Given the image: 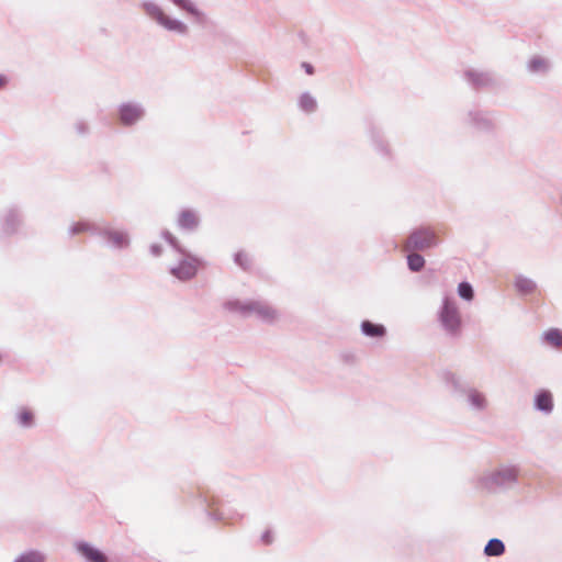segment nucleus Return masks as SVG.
I'll list each match as a JSON object with an SVG mask.
<instances>
[{"label": "nucleus", "instance_id": "obj_2", "mask_svg": "<svg viewBox=\"0 0 562 562\" xmlns=\"http://www.w3.org/2000/svg\"><path fill=\"white\" fill-rule=\"evenodd\" d=\"M140 8L148 18L156 21L157 24H159L167 31L175 32L181 35L188 34V25L178 19L168 16L158 3L151 0H144L140 3Z\"/></svg>", "mask_w": 562, "mask_h": 562}, {"label": "nucleus", "instance_id": "obj_1", "mask_svg": "<svg viewBox=\"0 0 562 562\" xmlns=\"http://www.w3.org/2000/svg\"><path fill=\"white\" fill-rule=\"evenodd\" d=\"M224 307L229 312L237 313L243 316L255 314L263 322H273L278 317L277 310L263 301L241 302L239 300H229L224 303Z\"/></svg>", "mask_w": 562, "mask_h": 562}, {"label": "nucleus", "instance_id": "obj_34", "mask_svg": "<svg viewBox=\"0 0 562 562\" xmlns=\"http://www.w3.org/2000/svg\"><path fill=\"white\" fill-rule=\"evenodd\" d=\"M79 133H82L85 131L83 124L78 125Z\"/></svg>", "mask_w": 562, "mask_h": 562}, {"label": "nucleus", "instance_id": "obj_23", "mask_svg": "<svg viewBox=\"0 0 562 562\" xmlns=\"http://www.w3.org/2000/svg\"><path fill=\"white\" fill-rule=\"evenodd\" d=\"M19 223V214L16 211H9L4 218V231L7 233H12L14 231L15 225Z\"/></svg>", "mask_w": 562, "mask_h": 562}, {"label": "nucleus", "instance_id": "obj_6", "mask_svg": "<svg viewBox=\"0 0 562 562\" xmlns=\"http://www.w3.org/2000/svg\"><path fill=\"white\" fill-rule=\"evenodd\" d=\"M438 243L439 240L437 239L434 231L430 228L420 227L409 235L405 246H431Z\"/></svg>", "mask_w": 562, "mask_h": 562}, {"label": "nucleus", "instance_id": "obj_7", "mask_svg": "<svg viewBox=\"0 0 562 562\" xmlns=\"http://www.w3.org/2000/svg\"><path fill=\"white\" fill-rule=\"evenodd\" d=\"M75 548L86 562H108L106 557L88 542L78 541L76 542Z\"/></svg>", "mask_w": 562, "mask_h": 562}, {"label": "nucleus", "instance_id": "obj_27", "mask_svg": "<svg viewBox=\"0 0 562 562\" xmlns=\"http://www.w3.org/2000/svg\"><path fill=\"white\" fill-rule=\"evenodd\" d=\"M90 228V225L86 222H82V223H78L74 226H71L70 228V233L71 234H77V233H80V232H83V231H88Z\"/></svg>", "mask_w": 562, "mask_h": 562}, {"label": "nucleus", "instance_id": "obj_9", "mask_svg": "<svg viewBox=\"0 0 562 562\" xmlns=\"http://www.w3.org/2000/svg\"><path fill=\"white\" fill-rule=\"evenodd\" d=\"M177 8L193 16L196 21L202 22L205 19V14L198 8L193 0H170Z\"/></svg>", "mask_w": 562, "mask_h": 562}, {"label": "nucleus", "instance_id": "obj_30", "mask_svg": "<svg viewBox=\"0 0 562 562\" xmlns=\"http://www.w3.org/2000/svg\"><path fill=\"white\" fill-rule=\"evenodd\" d=\"M151 251H153V255L156 257L161 255V248L155 247V248H151Z\"/></svg>", "mask_w": 562, "mask_h": 562}, {"label": "nucleus", "instance_id": "obj_26", "mask_svg": "<svg viewBox=\"0 0 562 562\" xmlns=\"http://www.w3.org/2000/svg\"><path fill=\"white\" fill-rule=\"evenodd\" d=\"M19 424L23 427H29L32 425L33 415L29 411H22L18 416Z\"/></svg>", "mask_w": 562, "mask_h": 562}, {"label": "nucleus", "instance_id": "obj_22", "mask_svg": "<svg viewBox=\"0 0 562 562\" xmlns=\"http://www.w3.org/2000/svg\"><path fill=\"white\" fill-rule=\"evenodd\" d=\"M407 263L412 271H419L424 267L425 260L423 256L413 252L407 256Z\"/></svg>", "mask_w": 562, "mask_h": 562}, {"label": "nucleus", "instance_id": "obj_19", "mask_svg": "<svg viewBox=\"0 0 562 562\" xmlns=\"http://www.w3.org/2000/svg\"><path fill=\"white\" fill-rule=\"evenodd\" d=\"M528 69L530 72H544L549 69V63L542 57H533L529 64Z\"/></svg>", "mask_w": 562, "mask_h": 562}, {"label": "nucleus", "instance_id": "obj_18", "mask_svg": "<svg viewBox=\"0 0 562 562\" xmlns=\"http://www.w3.org/2000/svg\"><path fill=\"white\" fill-rule=\"evenodd\" d=\"M544 340L557 348H562V331L559 329H550L543 334Z\"/></svg>", "mask_w": 562, "mask_h": 562}, {"label": "nucleus", "instance_id": "obj_4", "mask_svg": "<svg viewBox=\"0 0 562 562\" xmlns=\"http://www.w3.org/2000/svg\"><path fill=\"white\" fill-rule=\"evenodd\" d=\"M172 256L178 260V265L170 268L172 276L179 280H188L195 276L200 261L195 257L184 251V248H171Z\"/></svg>", "mask_w": 562, "mask_h": 562}, {"label": "nucleus", "instance_id": "obj_13", "mask_svg": "<svg viewBox=\"0 0 562 562\" xmlns=\"http://www.w3.org/2000/svg\"><path fill=\"white\" fill-rule=\"evenodd\" d=\"M179 226L186 229H192L198 226L199 220L194 212L182 211L178 220Z\"/></svg>", "mask_w": 562, "mask_h": 562}, {"label": "nucleus", "instance_id": "obj_28", "mask_svg": "<svg viewBox=\"0 0 562 562\" xmlns=\"http://www.w3.org/2000/svg\"><path fill=\"white\" fill-rule=\"evenodd\" d=\"M261 540L265 544H269L271 543L272 541V536H271V532L269 530H267L266 532L262 533L261 536Z\"/></svg>", "mask_w": 562, "mask_h": 562}, {"label": "nucleus", "instance_id": "obj_31", "mask_svg": "<svg viewBox=\"0 0 562 562\" xmlns=\"http://www.w3.org/2000/svg\"><path fill=\"white\" fill-rule=\"evenodd\" d=\"M449 378L451 380V383L457 386V384H458L457 378L453 374H449Z\"/></svg>", "mask_w": 562, "mask_h": 562}, {"label": "nucleus", "instance_id": "obj_17", "mask_svg": "<svg viewBox=\"0 0 562 562\" xmlns=\"http://www.w3.org/2000/svg\"><path fill=\"white\" fill-rule=\"evenodd\" d=\"M108 240L115 245H125L130 243V237L126 232L119 229L106 231Z\"/></svg>", "mask_w": 562, "mask_h": 562}, {"label": "nucleus", "instance_id": "obj_11", "mask_svg": "<svg viewBox=\"0 0 562 562\" xmlns=\"http://www.w3.org/2000/svg\"><path fill=\"white\" fill-rule=\"evenodd\" d=\"M467 398H468L469 405L473 409L483 411L487 407L488 402H487L485 394H483L482 392H479L477 390L470 389L467 392Z\"/></svg>", "mask_w": 562, "mask_h": 562}, {"label": "nucleus", "instance_id": "obj_33", "mask_svg": "<svg viewBox=\"0 0 562 562\" xmlns=\"http://www.w3.org/2000/svg\"><path fill=\"white\" fill-rule=\"evenodd\" d=\"M166 238L168 243L173 244V239L170 234H167Z\"/></svg>", "mask_w": 562, "mask_h": 562}, {"label": "nucleus", "instance_id": "obj_21", "mask_svg": "<svg viewBox=\"0 0 562 562\" xmlns=\"http://www.w3.org/2000/svg\"><path fill=\"white\" fill-rule=\"evenodd\" d=\"M299 104L300 108L305 112H314L317 106L316 100L308 92H304L300 97Z\"/></svg>", "mask_w": 562, "mask_h": 562}, {"label": "nucleus", "instance_id": "obj_25", "mask_svg": "<svg viewBox=\"0 0 562 562\" xmlns=\"http://www.w3.org/2000/svg\"><path fill=\"white\" fill-rule=\"evenodd\" d=\"M234 260L243 269H248V267L250 265V257H249L248 252H246L244 250L236 252Z\"/></svg>", "mask_w": 562, "mask_h": 562}, {"label": "nucleus", "instance_id": "obj_10", "mask_svg": "<svg viewBox=\"0 0 562 562\" xmlns=\"http://www.w3.org/2000/svg\"><path fill=\"white\" fill-rule=\"evenodd\" d=\"M535 407H536V409H538L544 414H550L553 411L552 394L547 390L540 391L536 395Z\"/></svg>", "mask_w": 562, "mask_h": 562}, {"label": "nucleus", "instance_id": "obj_12", "mask_svg": "<svg viewBox=\"0 0 562 562\" xmlns=\"http://www.w3.org/2000/svg\"><path fill=\"white\" fill-rule=\"evenodd\" d=\"M468 81L476 88L486 87L493 82V78L490 74L479 72L476 70H468L465 72Z\"/></svg>", "mask_w": 562, "mask_h": 562}, {"label": "nucleus", "instance_id": "obj_29", "mask_svg": "<svg viewBox=\"0 0 562 562\" xmlns=\"http://www.w3.org/2000/svg\"><path fill=\"white\" fill-rule=\"evenodd\" d=\"M303 68L305 69L306 74L312 75L314 72L313 66L307 63H303Z\"/></svg>", "mask_w": 562, "mask_h": 562}, {"label": "nucleus", "instance_id": "obj_5", "mask_svg": "<svg viewBox=\"0 0 562 562\" xmlns=\"http://www.w3.org/2000/svg\"><path fill=\"white\" fill-rule=\"evenodd\" d=\"M439 321L451 335H457L461 327V317L459 310L454 301L449 297H445L442 306L439 312Z\"/></svg>", "mask_w": 562, "mask_h": 562}, {"label": "nucleus", "instance_id": "obj_16", "mask_svg": "<svg viewBox=\"0 0 562 562\" xmlns=\"http://www.w3.org/2000/svg\"><path fill=\"white\" fill-rule=\"evenodd\" d=\"M46 557L43 552L31 550L20 554L14 562H45Z\"/></svg>", "mask_w": 562, "mask_h": 562}, {"label": "nucleus", "instance_id": "obj_20", "mask_svg": "<svg viewBox=\"0 0 562 562\" xmlns=\"http://www.w3.org/2000/svg\"><path fill=\"white\" fill-rule=\"evenodd\" d=\"M515 286L520 293L527 294L535 290L536 284L532 280L525 277H517Z\"/></svg>", "mask_w": 562, "mask_h": 562}, {"label": "nucleus", "instance_id": "obj_24", "mask_svg": "<svg viewBox=\"0 0 562 562\" xmlns=\"http://www.w3.org/2000/svg\"><path fill=\"white\" fill-rule=\"evenodd\" d=\"M458 294L467 300L471 301L473 299V289L472 285L468 282H461L458 286Z\"/></svg>", "mask_w": 562, "mask_h": 562}, {"label": "nucleus", "instance_id": "obj_15", "mask_svg": "<svg viewBox=\"0 0 562 562\" xmlns=\"http://www.w3.org/2000/svg\"><path fill=\"white\" fill-rule=\"evenodd\" d=\"M361 330L366 336H369V337L383 336L385 333V328L382 325H376L369 321L362 322Z\"/></svg>", "mask_w": 562, "mask_h": 562}, {"label": "nucleus", "instance_id": "obj_14", "mask_svg": "<svg viewBox=\"0 0 562 562\" xmlns=\"http://www.w3.org/2000/svg\"><path fill=\"white\" fill-rule=\"evenodd\" d=\"M505 551V546L502 540L493 538L484 548V553L488 557H499Z\"/></svg>", "mask_w": 562, "mask_h": 562}, {"label": "nucleus", "instance_id": "obj_32", "mask_svg": "<svg viewBox=\"0 0 562 562\" xmlns=\"http://www.w3.org/2000/svg\"><path fill=\"white\" fill-rule=\"evenodd\" d=\"M5 83V78L3 76H0V88L3 87Z\"/></svg>", "mask_w": 562, "mask_h": 562}, {"label": "nucleus", "instance_id": "obj_8", "mask_svg": "<svg viewBox=\"0 0 562 562\" xmlns=\"http://www.w3.org/2000/svg\"><path fill=\"white\" fill-rule=\"evenodd\" d=\"M144 114L140 105L134 103H124L120 108V117L123 124L131 125L138 121Z\"/></svg>", "mask_w": 562, "mask_h": 562}, {"label": "nucleus", "instance_id": "obj_3", "mask_svg": "<svg viewBox=\"0 0 562 562\" xmlns=\"http://www.w3.org/2000/svg\"><path fill=\"white\" fill-rule=\"evenodd\" d=\"M519 470L516 465H501L480 479L481 484L486 488L509 486L517 481Z\"/></svg>", "mask_w": 562, "mask_h": 562}]
</instances>
